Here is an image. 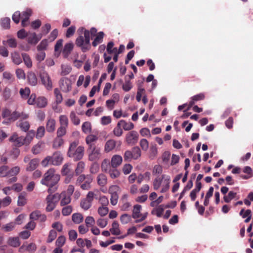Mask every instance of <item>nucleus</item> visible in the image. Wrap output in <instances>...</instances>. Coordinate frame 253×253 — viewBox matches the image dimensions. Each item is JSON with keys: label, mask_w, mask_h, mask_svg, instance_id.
Listing matches in <instances>:
<instances>
[{"label": "nucleus", "mask_w": 253, "mask_h": 253, "mask_svg": "<svg viewBox=\"0 0 253 253\" xmlns=\"http://www.w3.org/2000/svg\"><path fill=\"white\" fill-rule=\"evenodd\" d=\"M98 139V137L94 134H90L88 135L85 139V142L86 144L88 145V147H89L90 145L91 146H96L95 145L93 144L92 143L94 142H95Z\"/></svg>", "instance_id": "473e14b6"}, {"label": "nucleus", "mask_w": 253, "mask_h": 253, "mask_svg": "<svg viewBox=\"0 0 253 253\" xmlns=\"http://www.w3.org/2000/svg\"><path fill=\"white\" fill-rule=\"evenodd\" d=\"M112 234L114 235H119L121 232L119 228V224L116 221H114L112 224V227L110 229Z\"/></svg>", "instance_id": "c85d7f7f"}, {"label": "nucleus", "mask_w": 253, "mask_h": 253, "mask_svg": "<svg viewBox=\"0 0 253 253\" xmlns=\"http://www.w3.org/2000/svg\"><path fill=\"white\" fill-rule=\"evenodd\" d=\"M20 170V168L18 166L12 167L10 169H8V176H13L17 175Z\"/></svg>", "instance_id": "8fccbe9b"}, {"label": "nucleus", "mask_w": 253, "mask_h": 253, "mask_svg": "<svg viewBox=\"0 0 253 253\" xmlns=\"http://www.w3.org/2000/svg\"><path fill=\"white\" fill-rule=\"evenodd\" d=\"M119 122L125 130H129L134 127V125L131 122H126L123 120L120 121Z\"/></svg>", "instance_id": "e433bc0d"}, {"label": "nucleus", "mask_w": 253, "mask_h": 253, "mask_svg": "<svg viewBox=\"0 0 253 253\" xmlns=\"http://www.w3.org/2000/svg\"><path fill=\"white\" fill-rule=\"evenodd\" d=\"M121 126H122L119 122L117 125V126L114 128L113 130V133L115 136L119 137L122 135L123 131L121 128Z\"/></svg>", "instance_id": "49530a36"}, {"label": "nucleus", "mask_w": 253, "mask_h": 253, "mask_svg": "<svg viewBox=\"0 0 253 253\" xmlns=\"http://www.w3.org/2000/svg\"><path fill=\"white\" fill-rule=\"evenodd\" d=\"M42 38V36H37L35 33H29L28 36L27 42L31 44H36Z\"/></svg>", "instance_id": "2eb2a0df"}, {"label": "nucleus", "mask_w": 253, "mask_h": 253, "mask_svg": "<svg viewBox=\"0 0 253 253\" xmlns=\"http://www.w3.org/2000/svg\"><path fill=\"white\" fill-rule=\"evenodd\" d=\"M63 160V155L59 152L54 153L52 156H47L42 162V165L47 167L49 164L58 166L60 165Z\"/></svg>", "instance_id": "39448f33"}, {"label": "nucleus", "mask_w": 253, "mask_h": 253, "mask_svg": "<svg viewBox=\"0 0 253 253\" xmlns=\"http://www.w3.org/2000/svg\"><path fill=\"white\" fill-rule=\"evenodd\" d=\"M45 133V128L43 126H39L37 130V133L36 135V137L37 138L39 139L42 138Z\"/></svg>", "instance_id": "4d7b16f0"}, {"label": "nucleus", "mask_w": 253, "mask_h": 253, "mask_svg": "<svg viewBox=\"0 0 253 253\" xmlns=\"http://www.w3.org/2000/svg\"><path fill=\"white\" fill-rule=\"evenodd\" d=\"M61 172L63 175H67L68 174L73 173L72 163H68L65 164L62 167Z\"/></svg>", "instance_id": "f3484780"}, {"label": "nucleus", "mask_w": 253, "mask_h": 253, "mask_svg": "<svg viewBox=\"0 0 253 253\" xmlns=\"http://www.w3.org/2000/svg\"><path fill=\"white\" fill-rule=\"evenodd\" d=\"M17 126L23 131H27L30 127V124L27 121H20L17 123Z\"/></svg>", "instance_id": "f704fd0d"}, {"label": "nucleus", "mask_w": 253, "mask_h": 253, "mask_svg": "<svg viewBox=\"0 0 253 253\" xmlns=\"http://www.w3.org/2000/svg\"><path fill=\"white\" fill-rule=\"evenodd\" d=\"M54 93L56 98V102L57 104H60L63 100L62 95L58 88H55Z\"/></svg>", "instance_id": "de8ad7c7"}, {"label": "nucleus", "mask_w": 253, "mask_h": 253, "mask_svg": "<svg viewBox=\"0 0 253 253\" xmlns=\"http://www.w3.org/2000/svg\"><path fill=\"white\" fill-rule=\"evenodd\" d=\"M44 146V143L42 142H39L37 144L35 145L32 149V152L34 154H38L40 153L42 150Z\"/></svg>", "instance_id": "2f4dec72"}, {"label": "nucleus", "mask_w": 253, "mask_h": 253, "mask_svg": "<svg viewBox=\"0 0 253 253\" xmlns=\"http://www.w3.org/2000/svg\"><path fill=\"white\" fill-rule=\"evenodd\" d=\"M59 121L60 126L67 127L69 124V121L68 117L64 115H60L59 117Z\"/></svg>", "instance_id": "a19ab883"}, {"label": "nucleus", "mask_w": 253, "mask_h": 253, "mask_svg": "<svg viewBox=\"0 0 253 253\" xmlns=\"http://www.w3.org/2000/svg\"><path fill=\"white\" fill-rule=\"evenodd\" d=\"M74 47V44L72 42L67 43L65 44L62 51L64 57L67 58L70 54Z\"/></svg>", "instance_id": "4be33fe9"}, {"label": "nucleus", "mask_w": 253, "mask_h": 253, "mask_svg": "<svg viewBox=\"0 0 253 253\" xmlns=\"http://www.w3.org/2000/svg\"><path fill=\"white\" fill-rule=\"evenodd\" d=\"M171 177L169 175L163 174L157 176L153 181V189L155 190L160 189L162 193L167 192L170 187Z\"/></svg>", "instance_id": "f257e3e1"}, {"label": "nucleus", "mask_w": 253, "mask_h": 253, "mask_svg": "<svg viewBox=\"0 0 253 253\" xmlns=\"http://www.w3.org/2000/svg\"><path fill=\"white\" fill-rule=\"evenodd\" d=\"M71 80L66 77L60 79L59 82V85L61 90L64 92H68L72 89Z\"/></svg>", "instance_id": "9d476101"}, {"label": "nucleus", "mask_w": 253, "mask_h": 253, "mask_svg": "<svg viewBox=\"0 0 253 253\" xmlns=\"http://www.w3.org/2000/svg\"><path fill=\"white\" fill-rule=\"evenodd\" d=\"M47 105V99L44 96H39L36 99V106L38 108L45 107Z\"/></svg>", "instance_id": "b1692460"}, {"label": "nucleus", "mask_w": 253, "mask_h": 253, "mask_svg": "<svg viewBox=\"0 0 253 253\" xmlns=\"http://www.w3.org/2000/svg\"><path fill=\"white\" fill-rule=\"evenodd\" d=\"M19 117H21L23 119H27L28 117V115L23 113L20 114L16 111H14L12 113H11L9 120L10 121H14Z\"/></svg>", "instance_id": "cd10ccee"}, {"label": "nucleus", "mask_w": 253, "mask_h": 253, "mask_svg": "<svg viewBox=\"0 0 253 253\" xmlns=\"http://www.w3.org/2000/svg\"><path fill=\"white\" fill-rule=\"evenodd\" d=\"M31 14L32 10L30 9H27L25 11L22 13L21 15V24L22 26L25 27L28 25V21Z\"/></svg>", "instance_id": "6ab92c4d"}, {"label": "nucleus", "mask_w": 253, "mask_h": 253, "mask_svg": "<svg viewBox=\"0 0 253 253\" xmlns=\"http://www.w3.org/2000/svg\"><path fill=\"white\" fill-rule=\"evenodd\" d=\"M40 76L42 84L47 90H51L52 88V82L49 75L43 71Z\"/></svg>", "instance_id": "9b49d317"}, {"label": "nucleus", "mask_w": 253, "mask_h": 253, "mask_svg": "<svg viewBox=\"0 0 253 253\" xmlns=\"http://www.w3.org/2000/svg\"><path fill=\"white\" fill-rule=\"evenodd\" d=\"M92 178L89 176L87 175L86 177V180L84 182V183L82 184L81 185V187L83 190H88L90 188V183L92 182Z\"/></svg>", "instance_id": "4c0bfd02"}, {"label": "nucleus", "mask_w": 253, "mask_h": 253, "mask_svg": "<svg viewBox=\"0 0 253 253\" xmlns=\"http://www.w3.org/2000/svg\"><path fill=\"white\" fill-rule=\"evenodd\" d=\"M30 217L33 220L40 219L41 221H45L46 216L44 214H42L40 211H35L32 212L30 215Z\"/></svg>", "instance_id": "393cba45"}, {"label": "nucleus", "mask_w": 253, "mask_h": 253, "mask_svg": "<svg viewBox=\"0 0 253 253\" xmlns=\"http://www.w3.org/2000/svg\"><path fill=\"white\" fill-rule=\"evenodd\" d=\"M92 202L85 199H83L81 202V207L84 210H88L91 206Z\"/></svg>", "instance_id": "c03bdc74"}, {"label": "nucleus", "mask_w": 253, "mask_h": 253, "mask_svg": "<svg viewBox=\"0 0 253 253\" xmlns=\"http://www.w3.org/2000/svg\"><path fill=\"white\" fill-rule=\"evenodd\" d=\"M10 56L12 61L14 64L18 65L22 62V59L18 52L14 51L11 52Z\"/></svg>", "instance_id": "5701e85b"}, {"label": "nucleus", "mask_w": 253, "mask_h": 253, "mask_svg": "<svg viewBox=\"0 0 253 253\" xmlns=\"http://www.w3.org/2000/svg\"><path fill=\"white\" fill-rule=\"evenodd\" d=\"M59 197L60 200V205L64 206L69 204L71 201V196L67 195L65 191L61 192L59 194Z\"/></svg>", "instance_id": "4468645a"}, {"label": "nucleus", "mask_w": 253, "mask_h": 253, "mask_svg": "<svg viewBox=\"0 0 253 253\" xmlns=\"http://www.w3.org/2000/svg\"><path fill=\"white\" fill-rule=\"evenodd\" d=\"M158 155V149L156 144H152L149 151V158L151 160L156 158Z\"/></svg>", "instance_id": "72a5a7b5"}, {"label": "nucleus", "mask_w": 253, "mask_h": 253, "mask_svg": "<svg viewBox=\"0 0 253 253\" xmlns=\"http://www.w3.org/2000/svg\"><path fill=\"white\" fill-rule=\"evenodd\" d=\"M170 157V152L168 151H165L162 155V160L163 162L167 164Z\"/></svg>", "instance_id": "6e6d98bb"}, {"label": "nucleus", "mask_w": 253, "mask_h": 253, "mask_svg": "<svg viewBox=\"0 0 253 253\" xmlns=\"http://www.w3.org/2000/svg\"><path fill=\"white\" fill-rule=\"evenodd\" d=\"M108 173L110 175V176L113 179L118 177L120 175V171L117 169L115 168L110 169L108 171Z\"/></svg>", "instance_id": "bf43d9fd"}, {"label": "nucleus", "mask_w": 253, "mask_h": 253, "mask_svg": "<svg viewBox=\"0 0 253 253\" xmlns=\"http://www.w3.org/2000/svg\"><path fill=\"white\" fill-rule=\"evenodd\" d=\"M72 71V67L68 64H62L61 65V72L60 75L62 76L69 75Z\"/></svg>", "instance_id": "bb28decb"}, {"label": "nucleus", "mask_w": 253, "mask_h": 253, "mask_svg": "<svg viewBox=\"0 0 253 253\" xmlns=\"http://www.w3.org/2000/svg\"><path fill=\"white\" fill-rule=\"evenodd\" d=\"M131 151L133 156V159H137L141 156V150L139 147H135Z\"/></svg>", "instance_id": "3c124183"}, {"label": "nucleus", "mask_w": 253, "mask_h": 253, "mask_svg": "<svg viewBox=\"0 0 253 253\" xmlns=\"http://www.w3.org/2000/svg\"><path fill=\"white\" fill-rule=\"evenodd\" d=\"M19 92L23 98H27L30 94V90L28 87L21 88Z\"/></svg>", "instance_id": "13d9d810"}, {"label": "nucleus", "mask_w": 253, "mask_h": 253, "mask_svg": "<svg viewBox=\"0 0 253 253\" xmlns=\"http://www.w3.org/2000/svg\"><path fill=\"white\" fill-rule=\"evenodd\" d=\"M164 208L162 205L160 206L158 208L153 210L152 213L156 214L158 217H161L164 212Z\"/></svg>", "instance_id": "052dcab7"}, {"label": "nucleus", "mask_w": 253, "mask_h": 253, "mask_svg": "<svg viewBox=\"0 0 253 253\" xmlns=\"http://www.w3.org/2000/svg\"><path fill=\"white\" fill-rule=\"evenodd\" d=\"M84 166L85 164L83 162L81 161L79 162L75 169L76 174L78 175L83 172L84 169Z\"/></svg>", "instance_id": "603ef678"}, {"label": "nucleus", "mask_w": 253, "mask_h": 253, "mask_svg": "<svg viewBox=\"0 0 253 253\" xmlns=\"http://www.w3.org/2000/svg\"><path fill=\"white\" fill-rule=\"evenodd\" d=\"M35 136V132L34 130H30L26 134L25 137L23 136L24 145H29L32 141Z\"/></svg>", "instance_id": "a211bd4d"}, {"label": "nucleus", "mask_w": 253, "mask_h": 253, "mask_svg": "<svg viewBox=\"0 0 253 253\" xmlns=\"http://www.w3.org/2000/svg\"><path fill=\"white\" fill-rule=\"evenodd\" d=\"M121 190V188L118 185H112L109 186L108 192L111 195L110 202L112 205H117Z\"/></svg>", "instance_id": "1a4fd4ad"}, {"label": "nucleus", "mask_w": 253, "mask_h": 253, "mask_svg": "<svg viewBox=\"0 0 253 253\" xmlns=\"http://www.w3.org/2000/svg\"><path fill=\"white\" fill-rule=\"evenodd\" d=\"M8 244L13 247H17L20 246V242L18 237H10L8 240Z\"/></svg>", "instance_id": "ea45409f"}, {"label": "nucleus", "mask_w": 253, "mask_h": 253, "mask_svg": "<svg viewBox=\"0 0 253 253\" xmlns=\"http://www.w3.org/2000/svg\"><path fill=\"white\" fill-rule=\"evenodd\" d=\"M138 139V134L135 131H131L126 135V141L128 144H135Z\"/></svg>", "instance_id": "f8f14e48"}, {"label": "nucleus", "mask_w": 253, "mask_h": 253, "mask_svg": "<svg viewBox=\"0 0 253 253\" xmlns=\"http://www.w3.org/2000/svg\"><path fill=\"white\" fill-rule=\"evenodd\" d=\"M66 242V238L64 236H59L55 242L56 247H61L64 246Z\"/></svg>", "instance_id": "680f3d73"}, {"label": "nucleus", "mask_w": 253, "mask_h": 253, "mask_svg": "<svg viewBox=\"0 0 253 253\" xmlns=\"http://www.w3.org/2000/svg\"><path fill=\"white\" fill-rule=\"evenodd\" d=\"M97 181L98 184L101 186H104L107 183V177L103 173H100L98 175Z\"/></svg>", "instance_id": "c756f323"}, {"label": "nucleus", "mask_w": 253, "mask_h": 253, "mask_svg": "<svg viewBox=\"0 0 253 253\" xmlns=\"http://www.w3.org/2000/svg\"><path fill=\"white\" fill-rule=\"evenodd\" d=\"M88 159L89 161L97 162L102 157L101 149L97 146H91L87 149Z\"/></svg>", "instance_id": "423d86ee"}, {"label": "nucleus", "mask_w": 253, "mask_h": 253, "mask_svg": "<svg viewBox=\"0 0 253 253\" xmlns=\"http://www.w3.org/2000/svg\"><path fill=\"white\" fill-rule=\"evenodd\" d=\"M70 119L71 121L73 123V124L75 125H78L80 121L79 118L76 116L75 113L73 111L71 112L70 113Z\"/></svg>", "instance_id": "0e129e2a"}, {"label": "nucleus", "mask_w": 253, "mask_h": 253, "mask_svg": "<svg viewBox=\"0 0 253 253\" xmlns=\"http://www.w3.org/2000/svg\"><path fill=\"white\" fill-rule=\"evenodd\" d=\"M121 221L124 224H126L129 222L131 219V216L127 214H124L121 217Z\"/></svg>", "instance_id": "338daca9"}, {"label": "nucleus", "mask_w": 253, "mask_h": 253, "mask_svg": "<svg viewBox=\"0 0 253 253\" xmlns=\"http://www.w3.org/2000/svg\"><path fill=\"white\" fill-rule=\"evenodd\" d=\"M109 210L107 207L101 206L98 209V213L101 216H104L107 214Z\"/></svg>", "instance_id": "e2e57ef3"}, {"label": "nucleus", "mask_w": 253, "mask_h": 253, "mask_svg": "<svg viewBox=\"0 0 253 253\" xmlns=\"http://www.w3.org/2000/svg\"><path fill=\"white\" fill-rule=\"evenodd\" d=\"M103 36L104 33L102 32H99L92 42L93 46H96L98 44L101 43L102 41Z\"/></svg>", "instance_id": "37998d69"}, {"label": "nucleus", "mask_w": 253, "mask_h": 253, "mask_svg": "<svg viewBox=\"0 0 253 253\" xmlns=\"http://www.w3.org/2000/svg\"><path fill=\"white\" fill-rule=\"evenodd\" d=\"M82 130L85 133H89L91 132V126L88 122H85L82 125Z\"/></svg>", "instance_id": "09e8293b"}, {"label": "nucleus", "mask_w": 253, "mask_h": 253, "mask_svg": "<svg viewBox=\"0 0 253 253\" xmlns=\"http://www.w3.org/2000/svg\"><path fill=\"white\" fill-rule=\"evenodd\" d=\"M59 200V193L48 195L45 198L46 211L48 212L52 211L55 208L56 204Z\"/></svg>", "instance_id": "0eeeda50"}, {"label": "nucleus", "mask_w": 253, "mask_h": 253, "mask_svg": "<svg viewBox=\"0 0 253 253\" xmlns=\"http://www.w3.org/2000/svg\"><path fill=\"white\" fill-rule=\"evenodd\" d=\"M60 178V175L56 173L54 169H50L44 173L41 183L42 185L52 187L58 182Z\"/></svg>", "instance_id": "f03ea898"}, {"label": "nucleus", "mask_w": 253, "mask_h": 253, "mask_svg": "<svg viewBox=\"0 0 253 253\" xmlns=\"http://www.w3.org/2000/svg\"><path fill=\"white\" fill-rule=\"evenodd\" d=\"M56 127V121L53 118L48 119L46 124V129L47 132H52L54 131Z\"/></svg>", "instance_id": "aec40b11"}, {"label": "nucleus", "mask_w": 253, "mask_h": 253, "mask_svg": "<svg viewBox=\"0 0 253 253\" xmlns=\"http://www.w3.org/2000/svg\"><path fill=\"white\" fill-rule=\"evenodd\" d=\"M142 206L140 205L136 204L134 205L132 210V217L135 219V222L138 223L145 220L147 216L148 213H141Z\"/></svg>", "instance_id": "6e6552de"}, {"label": "nucleus", "mask_w": 253, "mask_h": 253, "mask_svg": "<svg viewBox=\"0 0 253 253\" xmlns=\"http://www.w3.org/2000/svg\"><path fill=\"white\" fill-rule=\"evenodd\" d=\"M122 157L119 155H114L111 160V165L113 168H116L120 166L122 163Z\"/></svg>", "instance_id": "dca6fc26"}, {"label": "nucleus", "mask_w": 253, "mask_h": 253, "mask_svg": "<svg viewBox=\"0 0 253 253\" xmlns=\"http://www.w3.org/2000/svg\"><path fill=\"white\" fill-rule=\"evenodd\" d=\"M145 92V89L142 87V84H139L138 85L137 95H136V100L138 102H140L142 96L144 94Z\"/></svg>", "instance_id": "a18cd8bd"}, {"label": "nucleus", "mask_w": 253, "mask_h": 253, "mask_svg": "<svg viewBox=\"0 0 253 253\" xmlns=\"http://www.w3.org/2000/svg\"><path fill=\"white\" fill-rule=\"evenodd\" d=\"M73 221L76 224L81 223L84 219L83 216L79 213H74L72 216Z\"/></svg>", "instance_id": "79ce46f5"}, {"label": "nucleus", "mask_w": 253, "mask_h": 253, "mask_svg": "<svg viewBox=\"0 0 253 253\" xmlns=\"http://www.w3.org/2000/svg\"><path fill=\"white\" fill-rule=\"evenodd\" d=\"M10 142L17 147H21L24 145L23 136H19L16 133H13L9 138Z\"/></svg>", "instance_id": "ddd939ff"}, {"label": "nucleus", "mask_w": 253, "mask_h": 253, "mask_svg": "<svg viewBox=\"0 0 253 253\" xmlns=\"http://www.w3.org/2000/svg\"><path fill=\"white\" fill-rule=\"evenodd\" d=\"M48 45V42L47 40H43L40 42V43L37 46V50L39 51L45 50Z\"/></svg>", "instance_id": "5fc2aeb1"}, {"label": "nucleus", "mask_w": 253, "mask_h": 253, "mask_svg": "<svg viewBox=\"0 0 253 253\" xmlns=\"http://www.w3.org/2000/svg\"><path fill=\"white\" fill-rule=\"evenodd\" d=\"M116 145V142L115 140L112 139L109 140L105 144L104 151L106 152H109L115 148Z\"/></svg>", "instance_id": "a878e982"}, {"label": "nucleus", "mask_w": 253, "mask_h": 253, "mask_svg": "<svg viewBox=\"0 0 253 253\" xmlns=\"http://www.w3.org/2000/svg\"><path fill=\"white\" fill-rule=\"evenodd\" d=\"M76 44L81 47L83 52H86L90 48V32L88 30H84V35L80 36L77 38Z\"/></svg>", "instance_id": "20e7f679"}, {"label": "nucleus", "mask_w": 253, "mask_h": 253, "mask_svg": "<svg viewBox=\"0 0 253 253\" xmlns=\"http://www.w3.org/2000/svg\"><path fill=\"white\" fill-rule=\"evenodd\" d=\"M237 195V193L230 191L227 195H224L223 197V200L226 203H230L232 200L234 199Z\"/></svg>", "instance_id": "58836bf2"}, {"label": "nucleus", "mask_w": 253, "mask_h": 253, "mask_svg": "<svg viewBox=\"0 0 253 253\" xmlns=\"http://www.w3.org/2000/svg\"><path fill=\"white\" fill-rule=\"evenodd\" d=\"M8 167L2 166L0 167V177H3L8 176Z\"/></svg>", "instance_id": "864d4df0"}, {"label": "nucleus", "mask_w": 253, "mask_h": 253, "mask_svg": "<svg viewBox=\"0 0 253 253\" xmlns=\"http://www.w3.org/2000/svg\"><path fill=\"white\" fill-rule=\"evenodd\" d=\"M78 142L74 141L70 144L68 156L74 159L75 161H78L82 159L84 155V148L82 146L77 147Z\"/></svg>", "instance_id": "7ed1b4c3"}, {"label": "nucleus", "mask_w": 253, "mask_h": 253, "mask_svg": "<svg viewBox=\"0 0 253 253\" xmlns=\"http://www.w3.org/2000/svg\"><path fill=\"white\" fill-rule=\"evenodd\" d=\"M163 172V167L160 165L154 166L152 170L153 175L160 174Z\"/></svg>", "instance_id": "69168bd1"}, {"label": "nucleus", "mask_w": 253, "mask_h": 253, "mask_svg": "<svg viewBox=\"0 0 253 253\" xmlns=\"http://www.w3.org/2000/svg\"><path fill=\"white\" fill-rule=\"evenodd\" d=\"M22 56L24 63L26 67L28 68H31L32 67L33 64L32 60L29 55L26 53H22Z\"/></svg>", "instance_id": "c9c22d12"}, {"label": "nucleus", "mask_w": 253, "mask_h": 253, "mask_svg": "<svg viewBox=\"0 0 253 253\" xmlns=\"http://www.w3.org/2000/svg\"><path fill=\"white\" fill-rule=\"evenodd\" d=\"M61 137H57L56 139L54 140L53 144V147L55 148H57L60 147L64 142V141L62 138H61Z\"/></svg>", "instance_id": "774afa93"}, {"label": "nucleus", "mask_w": 253, "mask_h": 253, "mask_svg": "<svg viewBox=\"0 0 253 253\" xmlns=\"http://www.w3.org/2000/svg\"><path fill=\"white\" fill-rule=\"evenodd\" d=\"M29 84L31 85H35L37 84V78L35 74L33 72H29L27 76Z\"/></svg>", "instance_id": "7c9ffc66"}, {"label": "nucleus", "mask_w": 253, "mask_h": 253, "mask_svg": "<svg viewBox=\"0 0 253 253\" xmlns=\"http://www.w3.org/2000/svg\"><path fill=\"white\" fill-rule=\"evenodd\" d=\"M39 161L37 159H33L30 161L26 168L27 171H32L35 170L39 165Z\"/></svg>", "instance_id": "412c9836"}]
</instances>
